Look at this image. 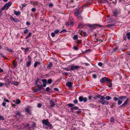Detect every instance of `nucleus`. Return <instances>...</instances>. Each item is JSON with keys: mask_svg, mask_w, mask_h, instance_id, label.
<instances>
[{"mask_svg": "<svg viewBox=\"0 0 130 130\" xmlns=\"http://www.w3.org/2000/svg\"><path fill=\"white\" fill-rule=\"evenodd\" d=\"M105 97L102 96L101 98V100H98L99 102L103 105H107L108 104L109 102L105 100Z\"/></svg>", "mask_w": 130, "mask_h": 130, "instance_id": "f257e3e1", "label": "nucleus"}, {"mask_svg": "<svg viewBox=\"0 0 130 130\" xmlns=\"http://www.w3.org/2000/svg\"><path fill=\"white\" fill-rule=\"evenodd\" d=\"M111 80L109 79L108 77H102L100 80V82L102 84L104 82L109 83H110V82Z\"/></svg>", "mask_w": 130, "mask_h": 130, "instance_id": "f03ea898", "label": "nucleus"}, {"mask_svg": "<svg viewBox=\"0 0 130 130\" xmlns=\"http://www.w3.org/2000/svg\"><path fill=\"white\" fill-rule=\"evenodd\" d=\"M121 13V10L120 9H117L115 10L113 12V15L115 16H117L118 15Z\"/></svg>", "mask_w": 130, "mask_h": 130, "instance_id": "7ed1b4c3", "label": "nucleus"}, {"mask_svg": "<svg viewBox=\"0 0 130 130\" xmlns=\"http://www.w3.org/2000/svg\"><path fill=\"white\" fill-rule=\"evenodd\" d=\"M36 85L37 86V88L38 89L39 91H41V90H42L43 89H44V88L42 87V85H40L38 84L37 82L36 83Z\"/></svg>", "mask_w": 130, "mask_h": 130, "instance_id": "20e7f679", "label": "nucleus"}, {"mask_svg": "<svg viewBox=\"0 0 130 130\" xmlns=\"http://www.w3.org/2000/svg\"><path fill=\"white\" fill-rule=\"evenodd\" d=\"M79 100L80 102H82L83 101L84 102H86L87 101V99L86 98H84L82 96H80L79 97Z\"/></svg>", "mask_w": 130, "mask_h": 130, "instance_id": "39448f33", "label": "nucleus"}, {"mask_svg": "<svg viewBox=\"0 0 130 130\" xmlns=\"http://www.w3.org/2000/svg\"><path fill=\"white\" fill-rule=\"evenodd\" d=\"M11 2H9L8 3H6L4 5V7L6 8V10H7L9 7L11 6Z\"/></svg>", "mask_w": 130, "mask_h": 130, "instance_id": "423d86ee", "label": "nucleus"}, {"mask_svg": "<svg viewBox=\"0 0 130 130\" xmlns=\"http://www.w3.org/2000/svg\"><path fill=\"white\" fill-rule=\"evenodd\" d=\"M42 123L43 125H47L49 123L48 119H44L42 121Z\"/></svg>", "mask_w": 130, "mask_h": 130, "instance_id": "0eeeda50", "label": "nucleus"}, {"mask_svg": "<svg viewBox=\"0 0 130 130\" xmlns=\"http://www.w3.org/2000/svg\"><path fill=\"white\" fill-rule=\"evenodd\" d=\"M80 67L77 66H72L71 67V70H74L75 69H77L79 68H80Z\"/></svg>", "mask_w": 130, "mask_h": 130, "instance_id": "6e6552de", "label": "nucleus"}, {"mask_svg": "<svg viewBox=\"0 0 130 130\" xmlns=\"http://www.w3.org/2000/svg\"><path fill=\"white\" fill-rule=\"evenodd\" d=\"M49 104L50 106L51 107H54L55 106V103L52 101L50 100L49 101Z\"/></svg>", "mask_w": 130, "mask_h": 130, "instance_id": "1a4fd4ad", "label": "nucleus"}, {"mask_svg": "<svg viewBox=\"0 0 130 130\" xmlns=\"http://www.w3.org/2000/svg\"><path fill=\"white\" fill-rule=\"evenodd\" d=\"M129 100L128 99H127L124 102V103L122 105L120 106V107H121L122 106H124L125 107L126 105L129 102Z\"/></svg>", "mask_w": 130, "mask_h": 130, "instance_id": "9d476101", "label": "nucleus"}, {"mask_svg": "<svg viewBox=\"0 0 130 130\" xmlns=\"http://www.w3.org/2000/svg\"><path fill=\"white\" fill-rule=\"evenodd\" d=\"M102 96L100 95H97L95 96H94L93 97V98H94L95 100L100 99L99 100H101V98Z\"/></svg>", "mask_w": 130, "mask_h": 130, "instance_id": "9b49d317", "label": "nucleus"}, {"mask_svg": "<svg viewBox=\"0 0 130 130\" xmlns=\"http://www.w3.org/2000/svg\"><path fill=\"white\" fill-rule=\"evenodd\" d=\"M72 83L70 82H68L66 83V85L69 87L70 88L72 86Z\"/></svg>", "mask_w": 130, "mask_h": 130, "instance_id": "f8f14e48", "label": "nucleus"}, {"mask_svg": "<svg viewBox=\"0 0 130 130\" xmlns=\"http://www.w3.org/2000/svg\"><path fill=\"white\" fill-rule=\"evenodd\" d=\"M31 126L33 128V130L34 129V128L36 127V125L34 122H32Z\"/></svg>", "mask_w": 130, "mask_h": 130, "instance_id": "ddd939ff", "label": "nucleus"}, {"mask_svg": "<svg viewBox=\"0 0 130 130\" xmlns=\"http://www.w3.org/2000/svg\"><path fill=\"white\" fill-rule=\"evenodd\" d=\"M31 60L28 61L26 63V66L29 67L31 63Z\"/></svg>", "mask_w": 130, "mask_h": 130, "instance_id": "4468645a", "label": "nucleus"}, {"mask_svg": "<svg viewBox=\"0 0 130 130\" xmlns=\"http://www.w3.org/2000/svg\"><path fill=\"white\" fill-rule=\"evenodd\" d=\"M40 62H38L37 61L34 64V66L36 68L38 65H40Z\"/></svg>", "mask_w": 130, "mask_h": 130, "instance_id": "2eb2a0df", "label": "nucleus"}, {"mask_svg": "<svg viewBox=\"0 0 130 130\" xmlns=\"http://www.w3.org/2000/svg\"><path fill=\"white\" fill-rule=\"evenodd\" d=\"M126 96H121L119 98V99L122 100H124L126 99Z\"/></svg>", "mask_w": 130, "mask_h": 130, "instance_id": "dca6fc26", "label": "nucleus"}, {"mask_svg": "<svg viewBox=\"0 0 130 130\" xmlns=\"http://www.w3.org/2000/svg\"><path fill=\"white\" fill-rule=\"evenodd\" d=\"M14 13L15 15H20V14L21 13L19 11H15L14 12Z\"/></svg>", "mask_w": 130, "mask_h": 130, "instance_id": "f3484780", "label": "nucleus"}, {"mask_svg": "<svg viewBox=\"0 0 130 130\" xmlns=\"http://www.w3.org/2000/svg\"><path fill=\"white\" fill-rule=\"evenodd\" d=\"M53 66V64L51 62H50L49 64L47 66V68L49 69L51 68Z\"/></svg>", "mask_w": 130, "mask_h": 130, "instance_id": "a211bd4d", "label": "nucleus"}, {"mask_svg": "<svg viewBox=\"0 0 130 130\" xmlns=\"http://www.w3.org/2000/svg\"><path fill=\"white\" fill-rule=\"evenodd\" d=\"M25 110L27 113H29V114L30 115L31 114L30 110L28 108H26L25 109Z\"/></svg>", "mask_w": 130, "mask_h": 130, "instance_id": "6ab92c4d", "label": "nucleus"}, {"mask_svg": "<svg viewBox=\"0 0 130 130\" xmlns=\"http://www.w3.org/2000/svg\"><path fill=\"white\" fill-rule=\"evenodd\" d=\"M81 12H80L79 11H75V13L76 14V16H78L79 14L81 13Z\"/></svg>", "mask_w": 130, "mask_h": 130, "instance_id": "aec40b11", "label": "nucleus"}, {"mask_svg": "<svg viewBox=\"0 0 130 130\" xmlns=\"http://www.w3.org/2000/svg\"><path fill=\"white\" fill-rule=\"evenodd\" d=\"M78 107L77 106H74V107H73L72 108H71V109L72 110V111L73 110H76L78 109Z\"/></svg>", "mask_w": 130, "mask_h": 130, "instance_id": "412c9836", "label": "nucleus"}, {"mask_svg": "<svg viewBox=\"0 0 130 130\" xmlns=\"http://www.w3.org/2000/svg\"><path fill=\"white\" fill-rule=\"evenodd\" d=\"M88 26L92 29H94L95 28V26L94 25H88Z\"/></svg>", "mask_w": 130, "mask_h": 130, "instance_id": "4be33fe9", "label": "nucleus"}, {"mask_svg": "<svg viewBox=\"0 0 130 130\" xmlns=\"http://www.w3.org/2000/svg\"><path fill=\"white\" fill-rule=\"evenodd\" d=\"M46 125L50 127V129H51L53 127L52 125L49 122L48 123V124Z\"/></svg>", "mask_w": 130, "mask_h": 130, "instance_id": "5701e85b", "label": "nucleus"}, {"mask_svg": "<svg viewBox=\"0 0 130 130\" xmlns=\"http://www.w3.org/2000/svg\"><path fill=\"white\" fill-rule=\"evenodd\" d=\"M108 21L109 23H111L113 22L114 21V20L113 19L111 18L108 19Z\"/></svg>", "mask_w": 130, "mask_h": 130, "instance_id": "b1692460", "label": "nucleus"}, {"mask_svg": "<svg viewBox=\"0 0 130 130\" xmlns=\"http://www.w3.org/2000/svg\"><path fill=\"white\" fill-rule=\"evenodd\" d=\"M126 36L129 39H130V32H128L126 34Z\"/></svg>", "mask_w": 130, "mask_h": 130, "instance_id": "393cba45", "label": "nucleus"}, {"mask_svg": "<svg viewBox=\"0 0 130 130\" xmlns=\"http://www.w3.org/2000/svg\"><path fill=\"white\" fill-rule=\"evenodd\" d=\"M20 101L19 100V99H17V100L15 102V104H20Z\"/></svg>", "mask_w": 130, "mask_h": 130, "instance_id": "a878e982", "label": "nucleus"}, {"mask_svg": "<svg viewBox=\"0 0 130 130\" xmlns=\"http://www.w3.org/2000/svg\"><path fill=\"white\" fill-rule=\"evenodd\" d=\"M118 49V48L117 47H116L115 48L113 49L112 51L114 53L116 52Z\"/></svg>", "mask_w": 130, "mask_h": 130, "instance_id": "bb28decb", "label": "nucleus"}, {"mask_svg": "<svg viewBox=\"0 0 130 130\" xmlns=\"http://www.w3.org/2000/svg\"><path fill=\"white\" fill-rule=\"evenodd\" d=\"M105 99H106L107 100H108L111 99V98L109 96H107L105 98Z\"/></svg>", "mask_w": 130, "mask_h": 130, "instance_id": "cd10ccee", "label": "nucleus"}, {"mask_svg": "<svg viewBox=\"0 0 130 130\" xmlns=\"http://www.w3.org/2000/svg\"><path fill=\"white\" fill-rule=\"evenodd\" d=\"M13 63L14 67L15 68L17 67V63L15 62L14 60L13 61Z\"/></svg>", "mask_w": 130, "mask_h": 130, "instance_id": "c85d7f7f", "label": "nucleus"}, {"mask_svg": "<svg viewBox=\"0 0 130 130\" xmlns=\"http://www.w3.org/2000/svg\"><path fill=\"white\" fill-rule=\"evenodd\" d=\"M12 84L15 86H18L19 84L18 82L16 81H14Z\"/></svg>", "mask_w": 130, "mask_h": 130, "instance_id": "c756f323", "label": "nucleus"}, {"mask_svg": "<svg viewBox=\"0 0 130 130\" xmlns=\"http://www.w3.org/2000/svg\"><path fill=\"white\" fill-rule=\"evenodd\" d=\"M68 106L70 107H73L74 106V105L73 104H68Z\"/></svg>", "mask_w": 130, "mask_h": 130, "instance_id": "7c9ffc66", "label": "nucleus"}, {"mask_svg": "<svg viewBox=\"0 0 130 130\" xmlns=\"http://www.w3.org/2000/svg\"><path fill=\"white\" fill-rule=\"evenodd\" d=\"M25 127H27V128L28 129H29V128H30V126L29 125V123H27V124L25 125Z\"/></svg>", "mask_w": 130, "mask_h": 130, "instance_id": "2f4dec72", "label": "nucleus"}, {"mask_svg": "<svg viewBox=\"0 0 130 130\" xmlns=\"http://www.w3.org/2000/svg\"><path fill=\"white\" fill-rule=\"evenodd\" d=\"M52 80L51 79H49L47 81V83L49 84H51L52 82Z\"/></svg>", "mask_w": 130, "mask_h": 130, "instance_id": "473e14b6", "label": "nucleus"}, {"mask_svg": "<svg viewBox=\"0 0 130 130\" xmlns=\"http://www.w3.org/2000/svg\"><path fill=\"white\" fill-rule=\"evenodd\" d=\"M42 81L43 83H47V80L46 79H43L42 80Z\"/></svg>", "mask_w": 130, "mask_h": 130, "instance_id": "72a5a7b5", "label": "nucleus"}, {"mask_svg": "<svg viewBox=\"0 0 130 130\" xmlns=\"http://www.w3.org/2000/svg\"><path fill=\"white\" fill-rule=\"evenodd\" d=\"M114 24H110L106 25V26L109 27L114 26Z\"/></svg>", "mask_w": 130, "mask_h": 130, "instance_id": "f704fd0d", "label": "nucleus"}, {"mask_svg": "<svg viewBox=\"0 0 130 130\" xmlns=\"http://www.w3.org/2000/svg\"><path fill=\"white\" fill-rule=\"evenodd\" d=\"M84 25L82 24H80L78 26L79 28H82L84 26Z\"/></svg>", "mask_w": 130, "mask_h": 130, "instance_id": "c9c22d12", "label": "nucleus"}, {"mask_svg": "<svg viewBox=\"0 0 130 130\" xmlns=\"http://www.w3.org/2000/svg\"><path fill=\"white\" fill-rule=\"evenodd\" d=\"M28 30L27 29H26L23 32L25 34H26L28 32Z\"/></svg>", "mask_w": 130, "mask_h": 130, "instance_id": "e433bc0d", "label": "nucleus"}, {"mask_svg": "<svg viewBox=\"0 0 130 130\" xmlns=\"http://www.w3.org/2000/svg\"><path fill=\"white\" fill-rule=\"evenodd\" d=\"M14 20L13 21L16 22H19V20L16 18H14Z\"/></svg>", "mask_w": 130, "mask_h": 130, "instance_id": "4c0bfd02", "label": "nucleus"}, {"mask_svg": "<svg viewBox=\"0 0 130 130\" xmlns=\"http://www.w3.org/2000/svg\"><path fill=\"white\" fill-rule=\"evenodd\" d=\"M14 117L16 118L19 119L20 117V116H18L16 115H14Z\"/></svg>", "mask_w": 130, "mask_h": 130, "instance_id": "58836bf2", "label": "nucleus"}, {"mask_svg": "<svg viewBox=\"0 0 130 130\" xmlns=\"http://www.w3.org/2000/svg\"><path fill=\"white\" fill-rule=\"evenodd\" d=\"M73 102L75 104H77L78 103V101L77 100H75L73 101Z\"/></svg>", "mask_w": 130, "mask_h": 130, "instance_id": "ea45409f", "label": "nucleus"}, {"mask_svg": "<svg viewBox=\"0 0 130 130\" xmlns=\"http://www.w3.org/2000/svg\"><path fill=\"white\" fill-rule=\"evenodd\" d=\"M73 38L74 40L77 39L78 38V36L77 35H74V36Z\"/></svg>", "mask_w": 130, "mask_h": 130, "instance_id": "a19ab883", "label": "nucleus"}, {"mask_svg": "<svg viewBox=\"0 0 130 130\" xmlns=\"http://www.w3.org/2000/svg\"><path fill=\"white\" fill-rule=\"evenodd\" d=\"M122 101L120 100H119L118 104L119 105H120L122 103Z\"/></svg>", "mask_w": 130, "mask_h": 130, "instance_id": "79ce46f5", "label": "nucleus"}, {"mask_svg": "<svg viewBox=\"0 0 130 130\" xmlns=\"http://www.w3.org/2000/svg\"><path fill=\"white\" fill-rule=\"evenodd\" d=\"M6 50L9 51V52H12V50H11L9 49L7 47L6 48Z\"/></svg>", "mask_w": 130, "mask_h": 130, "instance_id": "37998d69", "label": "nucleus"}, {"mask_svg": "<svg viewBox=\"0 0 130 130\" xmlns=\"http://www.w3.org/2000/svg\"><path fill=\"white\" fill-rule=\"evenodd\" d=\"M15 114L18 115V116H20L21 114V113L20 112H17L15 113Z\"/></svg>", "mask_w": 130, "mask_h": 130, "instance_id": "c03bdc74", "label": "nucleus"}, {"mask_svg": "<svg viewBox=\"0 0 130 130\" xmlns=\"http://www.w3.org/2000/svg\"><path fill=\"white\" fill-rule=\"evenodd\" d=\"M29 49V47H27L25 49V51H24L25 52H27L28 51V50Z\"/></svg>", "mask_w": 130, "mask_h": 130, "instance_id": "a18cd8bd", "label": "nucleus"}, {"mask_svg": "<svg viewBox=\"0 0 130 130\" xmlns=\"http://www.w3.org/2000/svg\"><path fill=\"white\" fill-rule=\"evenodd\" d=\"M0 119L1 120H4V119L3 117L0 115Z\"/></svg>", "mask_w": 130, "mask_h": 130, "instance_id": "49530a36", "label": "nucleus"}, {"mask_svg": "<svg viewBox=\"0 0 130 130\" xmlns=\"http://www.w3.org/2000/svg\"><path fill=\"white\" fill-rule=\"evenodd\" d=\"M114 120V118L112 117H111L110 118V121L111 122H113Z\"/></svg>", "mask_w": 130, "mask_h": 130, "instance_id": "de8ad7c7", "label": "nucleus"}, {"mask_svg": "<svg viewBox=\"0 0 130 130\" xmlns=\"http://www.w3.org/2000/svg\"><path fill=\"white\" fill-rule=\"evenodd\" d=\"M73 48L75 50H78V48L77 46H74L73 47Z\"/></svg>", "mask_w": 130, "mask_h": 130, "instance_id": "09e8293b", "label": "nucleus"}, {"mask_svg": "<svg viewBox=\"0 0 130 130\" xmlns=\"http://www.w3.org/2000/svg\"><path fill=\"white\" fill-rule=\"evenodd\" d=\"M0 55H1V56H2V57H4V58H5V59H7V58L6 57H5V56L3 55L1 53H0Z\"/></svg>", "mask_w": 130, "mask_h": 130, "instance_id": "8fccbe9b", "label": "nucleus"}, {"mask_svg": "<svg viewBox=\"0 0 130 130\" xmlns=\"http://www.w3.org/2000/svg\"><path fill=\"white\" fill-rule=\"evenodd\" d=\"M101 2L102 3H105V2L108 3V2L106 0H104V1H103V0L101 1Z\"/></svg>", "mask_w": 130, "mask_h": 130, "instance_id": "3c124183", "label": "nucleus"}, {"mask_svg": "<svg viewBox=\"0 0 130 130\" xmlns=\"http://www.w3.org/2000/svg\"><path fill=\"white\" fill-rule=\"evenodd\" d=\"M51 35L53 37H54L55 36V33L53 32H52L51 33Z\"/></svg>", "mask_w": 130, "mask_h": 130, "instance_id": "603ef678", "label": "nucleus"}, {"mask_svg": "<svg viewBox=\"0 0 130 130\" xmlns=\"http://www.w3.org/2000/svg\"><path fill=\"white\" fill-rule=\"evenodd\" d=\"M113 99H114V100L115 101H118L119 99V98L118 99L116 97H114V98Z\"/></svg>", "mask_w": 130, "mask_h": 130, "instance_id": "864d4df0", "label": "nucleus"}, {"mask_svg": "<svg viewBox=\"0 0 130 130\" xmlns=\"http://www.w3.org/2000/svg\"><path fill=\"white\" fill-rule=\"evenodd\" d=\"M39 91V90L38 89V88L36 89H34V92H38V91Z\"/></svg>", "mask_w": 130, "mask_h": 130, "instance_id": "5fc2aeb1", "label": "nucleus"}, {"mask_svg": "<svg viewBox=\"0 0 130 130\" xmlns=\"http://www.w3.org/2000/svg\"><path fill=\"white\" fill-rule=\"evenodd\" d=\"M59 31L58 29H56V30L55 31H54V33L55 34H57Z\"/></svg>", "mask_w": 130, "mask_h": 130, "instance_id": "6e6d98bb", "label": "nucleus"}, {"mask_svg": "<svg viewBox=\"0 0 130 130\" xmlns=\"http://www.w3.org/2000/svg\"><path fill=\"white\" fill-rule=\"evenodd\" d=\"M50 88L48 87H47L46 88V89L45 91H48L49 90H50Z\"/></svg>", "mask_w": 130, "mask_h": 130, "instance_id": "4d7b16f0", "label": "nucleus"}, {"mask_svg": "<svg viewBox=\"0 0 130 130\" xmlns=\"http://www.w3.org/2000/svg\"><path fill=\"white\" fill-rule=\"evenodd\" d=\"M31 11L33 12H34L36 11V9L35 8H33L31 9Z\"/></svg>", "mask_w": 130, "mask_h": 130, "instance_id": "13d9d810", "label": "nucleus"}, {"mask_svg": "<svg viewBox=\"0 0 130 130\" xmlns=\"http://www.w3.org/2000/svg\"><path fill=\"white\" fill-rule=\"evenodd\" d=\"M98 65L100 66H102V63L101 62H99L98 63Z\"/></svg>", "mask_w": 130, "mask_h": 130, "instance_id": "bf43d9fd", "label": "nucleus"}, {"mask_svg": "<svg viewBox=\"0 0 130 130\" xmlns=\"http://www.w3.org/2000/svg\"><path fill=\"white\" fill-rule=\"evenodd\" d=\"M41 105L39 103L37 105V107L39 108H40L41 107Z\"/></svg>", "mask_w": 130, "mask_h": 130, "instance_id": "052dcab7", "label": "nucleus"}, {"mask_svg": "<svg viewBox=\"0 0 130 130\" xmlns=\"http://www.w3.org/2000/svg\"><path fill=\"white\" fill-rule=\"evenodd\" d=\"M22 8H23L24 7H25L26 6V5L25 4H23L22 5Z\"/></svg>", "mask_w": 130, "mask_h": 130, "instance_id": "680f3d73", "label": "nucleus"}, {"mask_svg": "<svg viewBox=\"0 0 130 130\" xmlns=\"http://www.w3.org/2000/svg\"><path fill=\"white\" fill-rule=\"evenodd\" d=\"M4 101L5 102H9V101L8 100L6 99V98L4 99Z\"/></svg>", "mask_w": 130, "mask_h": 130, "instance_id": "e2e57ef3", "label": "nucleus"}, {"mask_svg": "<svg viewBox=\"0 0 130 130\" xmlns=\"http://www.w3.org/2000/svg\"><path fill=\"white\" fill-rule=\"evenodd\" d=\"M96 25L99 28H101L103 27V26L101 25Z\"/></svg>", "mask_w": 130, "mask_h": 130, "instance_id": "0e129e2a", "label": "nucleus"}, {"mask_svg": "<svg viewBox=\"0 0 130 130\" xmlns=\"http://www.w3.org/2000/svg\"><path fill=\"white\" fill-rule=\"evenodd\" d=\"M4 9H6V8L5 7H4V6L1 9H0V10L1 11H2L3 10H4Z\"/></svg>", "mask_w": 130, "mask_h": 130, "instance_id": "69168bd1", "label": "nucleus"}, {"mask_svg": "<svg viewBox=\"0 0 130 130\" xmlns=\"http://www.w3.org/2000/svg\"><path fill=\"white\" fill-rule=\"evenodd\" d=\"M38 3L36 2H33V5H37Z\"/></svg>", "mask_w": 130, "mask_h": 130, "instance_id": "338daca9", "label": "nucleus"}, {"mask_svg": "<svg viewBox=\"0 0 130 130\" xmlns=\"http://www.w3.org/2000/svg\"><path fill=\"white\" fill-rule=\"evenodd\" d=\"M93 77L94 79L96 78V76L95 74H93Z\"/></svg>", "mask_w": 130, "mask_h": 130, "instance_id": "774afa93", "label": "nucleus"}]
</instances>
